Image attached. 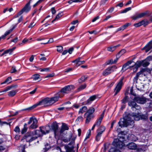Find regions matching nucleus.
I'll use <instances>...</instances> for the list:
<instances>
[{"mask_svg": "<svg viewBox=\"0 0 152 152\" xmlns=\"http://www.w3.org/2000/svg\"><path fill=\"white\" fill-rule=\"evenodd\" d=\"M139 111H137L136 113H133L132 114L130 113L126 114L123 118L121 119L118 122L119 126L121 127H126L129 125L133 126L134 125V121H138L140 119V116Z\"/></svg>", "mask_w": 152, "mask_h": 152, "instance_id": "nucleus-1", "label": "nucleus"}, {"mask_svg": "<svg viewBox=\"0 0 152 152\" xmlns=\"http://www.w3.org/2000/svg\"><path fill=\"white\" fill-rule=\"evenodd\" d=\"M51 105L50 98H46L41 100L39 102L33 105V106L26 109H24L22 110H31L36 108L39 105H43L44 106Z\"/></svg>", "mask_w": 152, "mask_h": 152, "instance_id": "nucleus-2", "label": "nucleus"}, {"mask_svg": "<svg viewBox=\"0 0 152 152\" xmlns=\"http://www.w3.org/2000/svg\"><path fill=\"white\" fill-rule=\"evenodd\" d=\"M40 132H41L39 130H36L34 134L35 135H36L37 136L32 137H31L30 133H28L23 137V138L21 139V140H25L27 142H30L33 140L37 139L38 137H41L42 136L40 133Z\"/></svg>", "mask_w": 152, "mask_h": 152, "instance_id": "nucleus-3", "label": "nucleus"}, {"mask_svg": "<svg viewBox=\"0 0 152 152\" xmlns=\"http://www.w3.org/2000/svg\"><path fill=\"white\" fill-rule=\"evenodd\" d=\"M124 137H122V138H120V139H115L113 142V145L117 148L120 149L122 148L125 145L124 143Z\"/></svg>", "mask_w": 152, "mask_h": 152, "instance_id": "nucleus-4", "label": "nucleus"}, {"mask_svg": "<svg viewBox=\"0 0 152 152\" xmlns=\"http://www.w3.org/2000/svg\"><path fill=\"white\" fill-rule=\"evenodd\" d=\"M75 88V86L73 85H68L62 88L58 93L61 95H64V94L68 93L71 90Z\"/></svg>", "mask_w": 152, "mask_h": 152, "instance_id": "nucleus-5", "label": "nucleus"}, {"mask_svg": "<svg viewBox=\"0 0 152 152\" xmlns=\"http://www.w3.org/2000/svg\"><path fill=\"white\" fill-rule=\"evenodd\" d=\"M32 122V124L29 127L30 129H35L37 128L38 121L34 116H32L30 118L29 121L28 122V124H30Z\"/></svg>", "mask_w": 152, "mask_h": 152, "instance_id": "nucleus-6", "label": "nucleus"}, {"mask_svg": "<svg viewBox=\"0 0 152 152\" xmlns=\"http://www.w3.org/2000/svg\"><path fill=\"white\" fill-rule=\"evenodd\" d=\"M105 127L103 126H100L96 130V141H99L103 132L105 130Z\"/></svg>", "mask_w": 152, "mask_h": 152, "instance_id": "nucleus-7", "label": "nucleus"}, {"mask_svg": "<svg viewBox=\"0 0 152 152\" xmlns=\"http://www.w3.org/2000/svg\"><path fill=\"white\" fill-rule=\"evenodd\" d=\"M31 9V7L30 6V2H28L23 8L18 13L17 15L15 16L14 17L15 18L17 17L18 16L22 14L24 12L27 13Z\"/></svg>", "mask_w": 152, "mask_h": 152, "instance_id": "nucleus-8", "label": "nucleus"}, {"mask_svg": "<svg viewBox=\"0 0 152 152\" xmlns=\"http://www.w3.org/2000/svg\"><path fill=\"white\" fill-rule=\"evenodd\" d=\"M124 79V77H122L118 83H117L116 86L114 88V92H115L114 96L116 95L121 90L123 85V80Z\"/></svg>", "mask_w": 152, "mask_h": 152, "instance_id": "nucleus-9", "label": "nucleus"}, {"mask_svg": "<svg viewBox=\"0 0 152 152\" xmlns=\"http://www.w3.org/2000/svg\"><path fill=\"white\" fill-rule=\"evenodd\" d=\"M117 67L115 65L109 67L106 69L103 72V75L104 76L107 75L116 70Z\"/></svg>", "mask_w": 152, "mask_h": 152, "instance_id": "nucleus-10", "label": "nucleus"}, {"mask_svg": "<svg viewBox=\"0 0 152 152\" xmlns=\"http://www.w3.org/2000/svg\"><path fill=\"white\" fill-rule=\"evenodd\" d=\"M134 99L137 103L141 104H144L148 101V99L143 96L135 97Z\"/></svg>", "mask_w": 152, "mask_h": 152, "instance_id": "nucleus-11", "label": "nucleus"}, {"mask_svg": "<svg viewBox=\"0 0 152 152\" xmlns=\"http://www.w3.org/2000/svg\"><path fill=\"white\" fill-rule=\"evenodd\" d=\"M149 132V131L147 129H143V134L140 135V141L143 142H145L148 141V139L145 135H147Z\"/></svg>", "mask_w": 152, "mask_h": 152, "instance_id": "nucleus-12", "label": "nucleus"}, {"mask_svg": "<svg viewBox=\"0 0 152 152\" xmlns=\"http://www.w3.org/2000/svg\"><path fill=\"white\" fill-rule=\"evenodd\" d=\"M64 95H60L58 93L56 94L54 96L50 98L51 104L55 103L58 100L60 97H62Z\"/></svg>", "mask_w": 152, "mask_h": 152, "instance_id": "nucleus-13", "label": "nucleus"}, {"mask_svg": "<svg viewBox=\"0 0 152 152\" xmlns=\"http://www.w3.org/2000/svg\"><path fill=\"white\" fill-rule=\"evenodd\" d=\"M50 128V126H40L39 127L40 132L43 135L49 133Z\"/></svg>", "mask_w": 152, "mask_h": 152, "instance_id": "nucleus-14", "label": "nucleus"}, {"mask_svg": "<svg viewBox=\"0 0 152 152\" xmlns=\"http://www.w3.org/2000/svg\"><path fill=\"white\" fill-rule=\"evenodd\" d=\"M73 142H70L67 145L65 146L66 152H73L74 146Z\"/></svg>", "mask_w": 152, "mask_h": 152, "instance_id": "nucleus-15", "label": "nucleus"}, {"mask_svg": "<svg viewBox=\"0 0 152 152\" xmlns=\"http://www.w3.org/2000/svg\"><path fill=\"white\" fill-rule=\"evenodd\" d=\"M149 64V63L147 59L140 61L137 62V64L138 67H140L141 66H142L143 67L147 66Z\"/></svg>", "mask_w": 152, "mask_h": 152, "instance_id": "nucleus-16", "label": "nucleus"}, {"mask_svg": "<svg viewBox=\"0 0 152 152\" xmlns=\"http://www.w3.org/2000/svg\"><path fill=\"white\" fill-rule=\"evenodd\" d=\"M152 48V40L150 41L143 48L142 50H145L146 52H148Z\"/></svg>", "mask_w": 152, "mask_h": 152, "instance_id": "nucleus-17", "label": "nucleus"}, {"mask_svg": "<svg viewBox=\"0 0 152 152\" xmlns=\"http://www.w3.org/2000/svg\"><path fill=\"white\" fill-rule=\"evenodd\" d=\"M97 98V96L96 95H94L90 96L86 101L84 102L85 104H91L92 102L96 99Z\"/></svg>", "mask_w": 152, "mask_h": 152, "instance_id": "nucleus-18", "label": "nucleus"}, {"mask_svg": "<svg viewBox=\"0 0 152 152\" xmlns=\"http://www.w3.org/2000/svg\"><path fill=\"white\" fill-rule=\"evenodd\" d=\"M104 112L105 111H104L102 113L100 117L97 119L96 122L95 124V125L96 126H99L100 125L104 117Z\"/></svg>", "mask_w": 152, "mask_h": 152, "instance_id": "nucleus-19", "label": "nucleus"}, {"mask_svg": "<svg viewBox=\"0 0 152 152\" xmlns=\"http://www.w3.org/2000/svg\"><path fill=\"white\" fill-rule=\"evenodd\" d=\"M126 147L129 149L132 150H136L137 147V144L134 142L129 143L126 145Z\"/></svg>", "mask_w": 152, "mask_h": 152, "instance_id": "nucleus-20", "label": "nucleus"}, {"mask_svg": "<svg viewBox=\"0 0 152 152\" xmlns=\"http://www.w3.org/2000/svg\"><path fill=\"white\" fill-rule=\"evenodd\" d=\"M147 12H142L138 15L133 16L132 17V18L133 20H136L138 18L144 17L147 14Z\"/></svg>", "mask_w": 152, "mask_h": 152, "instance_id": "nucleus-21", "label": "nucleus"}, {"mask_svg": "<svg viewBox=\"0 0 152 152\" xmlns=\"http://www.w3.org/2000/svg\"><path fill=\"white\" fill-rule=\"evenodd\" d=\"M52 129L54 131L55 135H56V131L58 129V125L56 122H54L51 126Z\"/></svg>", "mask_w": 152, "mask_h": 152, "instance_id": "nucleus-22", "label": "nucleus"}, {"mask_svg": "<svg viewBox=\"0 0 152 152\" xmlns=\"http://www.w3.org/2000/svg\"><path fill=\"white\" fill-rule=\"evenodd\" d=\"M81 59L80 58H77L75 60L73 61H72V63H76V66H78L80 65L84 64L85 61H80V59Z\"/></svg>", "mask_w": 152, "mask_h": 152, "instance_id": "nucleus-23", "label": "nucleus"}, {"mask_svg": "<svg viewBox=\"0 0 152 152\" xmlns=\"http://www.w3.org/2000/svg\"><path fill=\"white\" fill-rule=\"evenodd\" d=\"M127 139L129 141H136L138 139L137 137L133 134H129L128 136Z\"/></svg>", "mask_w": 152, "mask_h": 152, "instance_id": "nucleus-24", "label": "nucleus"}, {"mask_svg": "<svg viewBox=\"0 0 152 152\" xmlns=\"http://www.w3.org/2000/svg\"><path fill=\"white\" fill-rule=\"evenodd\" d=\"M12 87V86H10L6 87L4 90L0 91V96L3 94L5 92L11 90Z\"/></svg>", "mask_w": 152, "mask_h": 152, "instance_id": "nucleus-25", "label": "nucleus"}, {"mask_svg": "<svg viewBox=\"0 0 152 152\" xmlns=\"http://www.w3.org/2000/svg\"><path fill=\"white\" fill-rule=\"evenodd\" d=\"M130 25V24L129 23H126L122 26L118 28L117 29V31H118L121 30L123 31L127 27H128Z\"/></svg>", "mask_w": 152, "mask_h": 152, "instance_id": "nucleus-26", "label": "nucleus"}, {"mask_svg": "<svg viewBox=\"0 0 152 152\" xmlns=\"http://www.w3.org/2000/svg\"><path fill=\"white\" fill-rule=\"evenodd\" d=\"M119 46V45H118L116 46H111L107 48V50L109 51L113 52L116 49L117 47H118Z\"/></svg>", "mask_w": 152, "mask_h": 152, "instance_id": "nucleus-27", "label": "nucleus"}, {"mask_svg": "<svg viewBox=\"0 0 152 152\" xmlns=\"http://www.w3.org/2000/svg\"><path fill=\"white\" fill-rule=\"evenodd\" d=\"M17 92V90L11 91L8 92V95L10 97H13L16 94Z\"/></svg>", "mask_w": 152, "mask_h": 152, "instance_id": "nucleus-28", "label": "nucleus"}, {"mask_svg": "<svg viewBox=\"0 0 152 152\" xmlns=\"http://www.w3.org/2000/svg\"><path fill=\"white\" fill-rule=\"evenodd\" d=\"M95 111V109L94 108L91 107L87 111V112H86L85 114L84 115H85L87 114H88L92 115V114Z\"/></svg>", "mask_w": 152, "mask_h": 152, "instance_id": "nucleus-29", "label": "nucleus"}, {"mask_svg": "<svg viewBox=\"0 0 152 152\" xmlns=\"http://www.w3.org/2000/svg\"><path fill=\"white\" fill-rule=\"evenodd\" d=\"M140 21L141 25H143L144 27L147 26L149 23V21L146 19H144Z\"/></svg>", "mask_w": 152, "mask_h": 152, "instance_id": "nucleus-30", "label": "nucleus"}, {"mask_svg": "<svg viewBox=\"0 0 152 152\" xmlns=\"http://www.w3.org/2000/svg\"><path fill=\"white\" fill-rule=\"evenodd\" d=\"M87 77L85 76H82L78 80V82L79 83H81L85 81L87 79Z\"/></svg>", "mask_w": 152, "mask_h": 152, "instance_id": "nucleus-31", "label": "nucleus"}, {"mask_svg": "<svg viewBox=\"0 0 152 152\" xmlns=\"http://www.w3.org/2000/svg\"><path fill=\"white\" fill-rule=\"evenodd\" d=\"M141 109V107L137 104L136 105H135L134 107H132V110L133 111H139V113H140V110Z\"/></svg>", "mask_w": 152, "mask_h": 152, "instance_id": "nucleus-32", "label": "nucleus"}, {"mask_svg": "<svg viewBox=\"0 0 152 152\" xmlns=\"http://www.w3.org/2000/svg\"><path fill=\"white\" fill-rule=\"evenodd\" d=\"M86 87V84H84L80 86L77 89V91L79 92L84 89Z\"/></svg>", "mask_w": 152, "mask_h": 152, "instance_id": "nucleus-33", "label": "nucleus"}, {"mask_svg": "<svg viewBox=\"0 0 152 152\" xmlns=\"http://www.w3.org/2000/svg\"><path fill=\"white\" fill-rule=\"evenodd\" d=\"M87 110V107L86 106H84L80 109L79 111V113H83L86 112Z\"/></svg>", "mask_w": 152, "mask_h": 152, "instance_id": "nucleus-34", "label": "nucleus"}, {"mask_svg": "<svg viewBox=\"0 0 152 152\" xmlns=\"http://www.w3.org/2000/svg\"><path fill=\"white\" fill-rule=\"evenodd\" d=\"M12 77H8L1 84H3L5 83L8 84L10 83L11 81Z\"/></svg>", "mask_w": 152, "mask_h": 152, "instance_id": "nucleus-35", "label": "nucleus"}, {"mask_svg": "<svg viewBox=\"0 0 152 152\" xmlns=\"http://www.w3.org/2000/svg\"><path fill=\"white\" fill-rule=\"evenodd\" d=\"M137 104L134 101H129L128 103V105L129 106L131 107V108L132 109V107H134L135 105H136Z\"/></svg>", "mask_w": 152, "mask_h": 152, "instance_id": "nucleus-36", "label": "nucleus"}, {"mask_svg": "<svg viewBox=\"0 0 152 152\" xmlns=\"http://www.w3.org/2000/svg\"><path fill=\"white\" fill-rule=\"evenodd\" d=\"M17 26V25H13V27L12 28L10 29V30L7 31L5 32V33H4L5 34H6V36L8 35V34H9L15 28V27Z\"/></svg>", "mask_w": 152, "mask_h": 152, "instance_id": "nucleus-37", "label": "nucleus"}, {"mask_svg": "<svg viewBox=\"0 0 152 152\" xmlns=\"http://www.w3.org/2000/svg\"><path fill=\"white\" fill-rule=\"evenodd\" d=\"M92 115H91L88 114L86 121V123H88L90 121L92 117Z\"/></svg>", "mask_w": 152, "mask_h": 152, "instance_id": "nucleus-38", "label": "nucleus"}, {"mask_svg": "<svg viewBox=\"0 0 152 152\" xmlns=\"http://www.w3.org/2000/svg\"><path fill=\"white\" fill-rule=\"evenodd\" d=\"M109 152H121V151L117 148H111L110 149Z\"/></svg>", "mask_w": 152, "mask_h": 152, "instance_id": "nucleus-39", "label": "nucleus"}, {"mask_svg": "<svg viewBox=\"0 0 152 152\" xmlns=\"http://www.w3.org/2000/svg\"><path fill=\"white\" fill-rule=\"evenodd\" d=\"M62 12H60L57 15L56 18L54 19V20H58L59 18L61 17L63 15Z\"/></svg>", "mask_w": 152, "mask_h": 152, "instance_id": "nucleus-40", "label": "nucleus"}, {"mask_svg": "<svg viewBox=\"0 0 152 152\" xmlns=\"http://www.w3.org/2000/svg\"><path fill=\"white\" fill-rule=\"evenodd\" d=\"M40 75L38 74H35L32 76V78H33V80H38L39 77Z\"/></svg>", "mask_w": 152, "mask_h": 152, "instance_id": "nucleus-41", "label": "nucleus"}, {"mask_svg": "<svg viewBox=\"0 0 152 152\" xmlns=\"http://www.w3.org/2000/svg\"><path fill=\"white\" fill-rule=\"evenodd\" d=\"M128 68V66L125 63L123 66L121 71L123 72H124Z\"/></svg>", "mask_w": 152, "mask_h": 152, "instance_id": "nucleus-42", "label": "nucleus"}, {"mask_svg": "<svg viewBox=\"0 0 152 152\" xmlns=\"http://www.w3.org/2000/svg\"><path fill=\"white\" fill-rule=\"evenodd\" d=\"M125 96L124 99L121 100V102L122 103L124 104L126 102L127 100L128 99V97L126 96V93L125 94Z\"/></svg>", "mask_w": 152, "mask_h": 152, "instance_id": "nucleus-43", "label": "nucleus"}, {"mask_svg": "<svg viewBox=\"0 0 152 152\" xmlns=\"http://www.w3.org/2000/svg\"><path fill=\"white\" fill-rule=\"evenodd\" d=\"M15 47H13L12 48L9 49L7 50H6V52L7 53H9L10 54H11V53L15 49Z\"/></svg>", "mask_w": 152, "mask_h": 152, "instance_id": "nucleus-44", "label": "nucleus"}, {"mask_svg": "<svg viewBox=\"0 0 152 152\" xmlns=\"http://www.w3.org/2000/svg\"><path fill=\"white\" fill-rule=\"evenodd\" d=\"M50 69V68L49 67L40 69V71L41 72H48L49 71Z\"/></svg>", "mask_w": 152, "mask_h": 152, "instance_id": "nucleus-45", "label": "nucleus"}, {"mask_svg": "<svg viewBox=\"0 0 152 152\" xmlns=\"http://www.w3.org/2000/svg\"><path fill=\"white\" fill-rule=\"evenodd\" d=\"M61 127L65 131L69 129L67 126L66 124H62Z\"/></svg>", "mask_w": 152, "mask_h": 152, "instance_id": "nucleus-46", "label": "nucleus"}, {"mask_svg": "<svg viewBox=\"0 0 152 152\" xmlns=\"http://www.w3.org/2000/svg\"><path fill=\"white\" fill-rule=\"evenodd\" d=\"M131 10V7H129L128 8H125V9H124V10H123L122 11H121V13H126L127 12Z\"/></svg>", "mask_w": 152, "mask_h": 152, "instance_id": "nucleus-47", "label": "nucleus"}, {"mask_svg": "<svg viewBox=\"0 0 152 152\" xmlns=\"http://www.w3.org/2000/svg\"><path fill=\"white\" fill-rule=\"evenodd\" d=\"M91 131L90 129H89L88 132H87L86 137L85 138V140H87V139L91 135Z\"/></svg>", "mask_w": 152, "mask_h": 152, "instance_id": "nucleus-48", "label": "nucleus"}, {"mask_svg": "<svg viewBox=\"0 0 152 152\" xmlns=\"http://www.w3.org/2000/svg\"><path fill=\"white\" fill-rule=\"evenodd\" d=\"M126 50L125 49H122L118 53L117 55L121 56L126 52Z\"/></svg>", "mask_w": 152, "mask_h": 152, "instance_id": "nucleus-49", "label": "nucleus"}, {"mask_svg": "<svg viewBox=\"0 0 152 152\" xmlns=\"http://www.w3.org/2000/svg\"><path fill=\"white\" fill-rule=\"evenodd\" d=\"M28 41V39H26V38H25L22 41V42L21 43H20L19 45H20V46L23 45L24 44H25L26 42H27Z\"/></svg>", "mask_w": 152, "mask_h": 152, "instance_id": "nucleus-50", "label": "nucleus"}, {"mask_svg": "<svg viewBox=\"0 0 152 152\" xmlns=\"http://www.w3.org/2000/svg\"><path fill=\"white\" fill-rule=\"evenodd\" d=\"M17 72V70L16 69L15 67V66H12L11 70L10 71V72L11 73H15Z\"/></svg>", "mask_w": 152, "mask_h": 152, "instance_id": "nucleus-51", "label": "nucleus"}, {"mask_svg": "<svg viewBox=\"0 0 152 152\" xmlns=\"http://www.w3.org/2000/svg\"><path fill=\"white\" fill-rule=\"evenodd\" d=\"M14 131L16 133H19L20 132V129L19 127L18 126H16L14 129Z\"/></svg>", "mask_w": 152, "mask_h": 152, "instance_id": "nucleus-52", "label": "nucleus"}, {"mask_svg": "<svg viewBox=\"0 0 152 152\" xmlns=\"http://www.w3.org/2000/svg\"><path fill=\"white\" fill-rule=\"evenodd\" d=\"M140 118L141 119H143L144 120H146L148 119L147 116L144 115H140Z\"/></svg>", "mask_w": 152, "mask_h": 152, "instance_id": "nucleus-53", "label": "nucleus"}, {"mask_svg": "<svg viewBox=\"0 0 152 152\" xmlns=\"http://www.w3.org/2000/svg\"><path fill=\"white\" fill-rule=\"evenodd\" d=\"M63 48L61 46H57V51L58 52H61L63 50Z\"/></svg>", "mask_w": 152, "mask_h": 152, "instance_id": "nucleus-54", "label": "nucleus"}, {"mask_svg": "<svg viewBox=\"0 0 152 152\" xmlns=\"http://www.w3.org/2000/svg\"><path fill=\"white\" fill-rule=\"evenodd\" d=\"M2 145H0V151L4 150L5 148V144Z\"/></svg>", "mask_w": 152, "mask_h": 152, "instance_id": "nucleus-55", "label": "nucleus"}, {"mask_svg": "<svg viewBox=\"0 0 152 152\" xmlns=\"http://www.w3.org/2000/svg\"><path fill=\"white\" fill-rule=\"evenodd\" d=\"M53 38H50L49 40L48 41V42H45V43H41V44H47L48 43H51L53 42Z\"/></svg>", "mask_w": 152, "mask_h": 152, "instance_id": "nucleus-56", "label": "nucleus"}, {"mask_svg": "<svg viewBox=\"0 0 152 152\" xmlns=\"http://www.w3.org/2000/svg\"><path fill=\"white\" fill-rule=\"evenodd\" d=\"M134 26L136 27L141 26H142L141 21H140L137 23L134 24Z\"/></svg>", "mask_w": 152, "mask_h": 152, "instance_id": "nucleus-57", "label": "nucleus"}, {"mask_svg": "<svg viewBox=\"0 0 152 152\" xmlns=\"http://www.w3.org/2000/svg\"><path fill=\"white\" fill-rule=\"evenodd\" d=\"M130 93L132 95L134 96H136V94L133 91V89L132 87L130 89Z\"/></svg>", "mask_w": 152, "mask_h": 152, "instance_id": "nucleus-58", "label": "nucleus"}, {"mask_svg": "<svg viewBox=\"0 0 152 152\" xmlns=\"http://www.w3.org/2000/svg\"><path fill=\"white\" fill-rule=\"evenodd\" d=\"M27 130V129L23 128L21 131V133L22 134H24V133L26 132Z\"/></svg>", "mask_w": 152, "mask_h": 152, "instance_id": "nucleus-59", "label": "nucleus"}, {"mask_svg": "<svg viewBox=\"0 0 152 152\" xmlns=\"http://www.w3.org/2000/svg\"><path fill=\"white\" fill-rule=\"evenodd\" d=\"M36 24L34 23V22H31L30 25L28 26V27L29 28H32Z\"/></svg>", "mask_w": 152, "mask_h": 152, "instance_id": "nucleus-60", "label": "nucleus"}, {"mask_svg": "<svg viewBox=\"0 0 152 152\" xmlns=\"http://www.w3.org/2000/svg\"><path fill=\"white\" fill-rule=\"evenodd\" d=\"M73 50L74 48L73 47H71L69 49L67 50L68 53H69V54H71L72 53V52L73 51Z\"/></svg>", "mask_w": 152, "mask_h": 152, "instance_id": "nucleus-61", "label": "nucleus"}, {"mask_svg": "<svg viewBox=\"0 0 152 152\" xmlns=\"http://www.w3.org/2000/svg\"><path fill=\"white\" fill-rule=\"evenodd\" d=\"M44 0H39L35 4H34L33 6L34 7L37 6L38 4L39 3H40L43 1H44Z\"/></svg>", "mask_w": 152, "mask_h": 152, "instance_id": "nucleus-62", "label": "nucleus"}, {"mask_svg": "<svg viewBox=\"0 0 152 152\" xmlns=\"http://www.w3.org/2000/svg\"><path fill=\"white\" fill-rule=\"evenodd\" d=\"M49 145L48 144H46L45 145V148H44L43 149L44 151L45 152L48 151V150L49 149V148H48L47 147V146H48Z\"/></svg>", "mask_w": 152, "mask_h": 152, "instance_id": "nucleus-63", "label": "nucleus"}, {"mask_svg": "<svg viewBox=\"0 0 152 152\" xmlns=\"http://www.w3.org/2000/svg\"><path fill=\"white\" fill-rule=\"evenodd\" d=\"M54 75V74L53 73H52L51 74H50L46 76L45 77V78H47V77H53Z\"/></svg>", "mask_w": 152, "mask_h": 152, "instance_id": "nucleus-64", "label": "nucleus"}]
</instances>
